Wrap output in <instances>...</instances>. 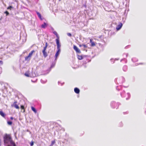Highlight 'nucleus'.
Returning a JSON list of instances; mask_svg holds the SVG:
<instances>
[{
    "label": "nucleus",
    "instance_id": "ea45409f",
    "mask_svg": "<svg viewBox=\"0 0 146 146\" xmlns=\"http://www.w3.org/2000/svg\"><path fill=\"white\" fill-rule=\"evenodd\" d=\"M7 146H13V145H9Z\"/></svg>",
    "mask_w": 146,
    "mask_h": 146
},
{
    "label": "nucleus",
    "instance_id": "b1692460",
    "mask_svg": "<svg viewBox=\"0 0 146 146\" xmlns=\"http://www.w3.org/2000/svg\"><path fill=\"white\" fill-rule=\"evenodd\" d=\"M21 108L23 110V112H25V110L24 109V106L23 105H21Z\"/></svg>",
    "mask_w": 146,
    "mask_h": 146
},
{
    "label": "nucleus",
    "instance_id": "9b49d317",
    "mask_svg": "<svg viewBox=\"0 0 146 146\" xmlns=\"http://www.w3.org/2000/svg\"><path fill=\"white\" fill-rule=\"evenodd\" d=\"M17 103V102H15L13 103V105L15 108L17 109H19V107L17 104H16V103Z\"/></svg>",
    "mask_w": 146,
    "mask_h": 146
},
{
    "label": "nucleus",
    "instance_id": "4be33fe9",
    "mask_svg": "<svg viewBox=\"0 0 146 146\" xmlns=\"http://www.w3.org/2000/svg\"><path fill=\"white\" fill-rule=\"evenodd\" d=\"M132 60L133 62H135L137 61V59L136 58H134L132 59Z\"/></svg>",
    "mask_w": 146,
    "mask_h": 146
},
{
    "label": "nucleus",
    "instance_id": "37998d69",
    "mask_svg": "<svg viewBox=\"0 0 146 146\" xmlns=\"http://www.w3.org/2000/svg\"><path fill=\"white\" fill-rule=\"evenodd\" d=\"M64 84V83H61V86L62 85H63V84Z\"/></svg>",
    "mask_w": 146,
    "mask_h": 146
},
{
    "label": "nucleus",
    "instance_id": "2f4dec72",
    "mask_svg": "<svg viewBox=\"0 0 146 146\" xmlns=\"http://www.w3.org/2000/svg\"><path fill=\"white\" fill-rule=\"evenodd\" d=\"M121 87L120 86H117L116 87V88L117 90H119V88Z\"/></svg>",
    "mask_w": 146,
    "mask_h": 146
},
{
    "label": "nucleus",
    "instance_id": "9d476101",
    "mask_svg": "<svg viewBox=\"0 0 146 146\" xmlns=\"http://www.w3.org/2000/svg\"><path fill=\"white\" fill-rule=\"evenodd\" d=\"M36 13L38 17L41 20H42V17L40 13L37 11H36Z\"/></svg>",
    "mask_w": 146,
    "mask_h": 146
},
{
    "label": "nucleus",
    "instance_id": "c85d7f7f",
    "mask_svg": "<svg viewBox=\"0 0 146 146\" xmlns=\"http://www.w3.org/2000/svg\"><path fill=\"white\" fill-rule=\"evenodd\" d=\"M4 13L6 14V16L8 15L9 14V13L7 11H5Z\"/></svg>",
    "mask_w": 146,
    "mask_h": 146
},
{
    "label": "nucleus",
    "instance_id": "20e7f679",
    "mask_svg": "<svg viewBox=\"0 0 146 146\" xmlns=\"http://www.w3.org/2000/svg\"><path fill=\"white\" fill-rule=\"evenodd\" d=\"M124 93H125V92H123L122 93H121V96L122 97H126V96L127 95V96H128V97L127 98V97L126 98V100H127L129 98H130V94L129 93H127L126 94L125 96H124Z\"/></svg>",
    "mask_w": 146,
    "mask_h": 146
},
{
    "label": "nucleus",
    "instance_id": "f704fd0d",
    "mask_svg": "<svg viewBox=\"0 0 146 146\" xmlns=\"http://www.w3.org/2000/svg\"><path fill=\"white\" fill-rule=\"evenodd\" d=\"M98 44H99V45L100 46H101V47H102V45H101V44L99 43Z\"/></svg>",
    "mask_w": 146,
    "mask_h": 146
},
{
    "label": "nucleus",
    "instance_id": "a18cd8bd",
    "mask_svg": "<svg viewBox=\"0 0 146 146\" xmlns=\"http://www.w3.org/2000/svg\"><path fill=\"white\" fill-rule=\"evenodd\" d=\"M83 50H85L84 49H83ZM86 51H87V50H86Z\"/></svg>",
    "mask_w": 146,
    "mask_h": 146
},
{
    "label": "nucleus",
    "instance_id": "4468645a",
    "mask_svg": "<svg viewBox=\"0 0 146 146\" xmlns=\"http://www.w3.org/2000/svg\"><path fill=\"white\" fill-rule=\"evenodd\" d=\"M0 115L3 117H5V114L1 111H0Z\"/></svg>",
    "mask_w": 146,
    "mask_h": 146
},
{
    "label": "nucleus",
    "instance_id": "6e6552de",
    "mask_svg": "<svg viewBox=\"0 0 146 146\" xmlns=\"http://www.w3.org/2000/svg\"><path fill=\"white\" fill-rule=\"evenodd\" d=\"M53 33L54 34V35H55L56 36V37L57 38L56 39V40L57 39H58V41H59V36L57 33L56 31H54Z\"/></svg>",
    "mask_w": 146,
    "mask_h": 146
},
{
    "label": "nucleus",
    "instance_id": "79ce46f5",
    "mask_svg": "<svg viewBox=\"0 0 146 146\" xmlns=\"http://www.w3.org/2000/svg\"><path fill=\"white\" fill-rule=\"evenodd\" d=\"M111 60V61H112V60H113V59H110Z\"/></svg>",
    "mask_w": 146,
    "mask_h": 146
},
{
    "label": "nucleus",
    "instance_id": "423d86ee",
    "mask_svg": "<svg viewBox=\"0 0 146 146\" xmlns=\"http://www.w3.org/2000/svg\"><path fill=\"white\" fill-rule=\"evenodd\" d=\"M123 24L121 23H119V24L117 26L116 29L117 31L119 30L122 27Z\"/></svg>",
    "mask_w": 146,
    "mask_h": 146
},
{
    "label": "nucleus",
    "instance_id": "bb28decb",
    "mask_svg": "<svg viewBox=\"0 0 146 146\" xmlns=\"http://www.w3.org/2000/svg\"><path fill=\"white\" fill-rule=\"evenodd\" d=\"M34 142L33 141H32L30 143L31 146H33L34 145Z\"/></svg>",
    "mask_w": 146,
    "mask_h": 146
},
{
    "label": "nucleus",
    "instance_id": "a211bd4d",
    "mask_svg": "<svg viewBox=\"0 0 146 146\" xmlns=\"http://www.w3.org/2000/svg\"><path fill=\"white\" fill-rule=\"evenodd\" d=\"M123 71H126L127 70V66L126 65L124 66L123 67Z\"/></svg>",
    "mask_w": 146,
    "mask_h": 146
},
{
    "label": "nucleus",
    "instance_id": "4c0bfd02",
    "mask_svg": "<svg viewBox=\"0 0 146 146\" xmlns=\"http://www.w3.org/2000/svg\"><path fill=\"white\" fill-rule=\"evenodd\" d=\"M51 29H52V31H54V29L52 27H51Z\"/></svg>",
    "mask_w": 146,
    "mask_h": 146
},
{
    "label": "nucleus",
    "instance_id": "49530a36",
    "mask_svg": "<svg viewBox=\"0 0 146 146\" xmlns=\"http://www.w3.org/2000/svg\"><path fill=\"white\" fill-rule=\"evenodd\" d=\"M71 45H72V42L71 43Z\"/></svg>",
    "mask_w": 146,
    "mask_h": 146
},
{
    "label": "nucleus",
    "instance_id": "e433bc0d",
    "mask_svg": "<svg viewBox=\"0 0 146 146\" xmlns=\"http://www.w3.org/2000/svg\"><path fill=\"white\" fill-rule=\"evenodd\" d=\"M126 55V56L127 57V54H123V55Z\"/></svg>",
    "mask_w": 146,
    "mask_h": 146
},
{
    "label": "nucleus",
    "instance_id": "6ab92c4d",
    "mask_svg": "<svg viewBox=\"0 0 146 146\" xmlns=\"http://www.w3.org/2000/svg\"><path fill=\"white\" fill-rule=\"evenodd\" d=\"M80 47H82L83 48H87L88 47L87 45L86 44H83L80 45H79Z\"/></svg>",
    "mask_w": 146,
    "mask_h": 146
},
{
    "label": "nucleus",
    "instance_id": "cd10ccee",
    "mask_svg": "<svg viewBox=\"0 0 146 146\" xmlns=\"http://www.w3.org/2000/svg\"><path fill=\"white\" fill-rule=\"evenodd\" d=\"M47 47L46 46L44 47L42 51H46V49Z\"/></svg>",
    "mask_w": 146,
    "mask_h": 146
},
{
    "label": "nucleus",
    "instance_id": "2eb2a0df",
    "mask_svg": "<svg viewBox=\"0 0 146 146\" xmlns=\"http://www.w3.org/2000/svg\"><path fill=\"white\" fill-rule=\"evenodd\" d=\"M46 26H47L46 23L44 22V24H42L41 25V27L42 28H45L46 27Z\"/></svg>",
    "mask_w": 146,
    "mask_h": 146
},
{
    "label": "nucleus",
    "instance_id": "5701e85b",
    "mask_svg": "<svg viewBox=\"0 0 146 146\" xmlns=\"http://www.w3.org/2000/svg\"><path fill=\"white\" fill-rule=\"evenodd\" d=\"M30 59V57L29 56H28L25 57V60H29Z\"/></svg>",
    "mask_w": 146,
    "mask_h": 146
},
{
    "label": "nucleus",
    "instance_id": "f3484780",
    "mask_svg": "<svg viewBox=\"0 0 146 146\" xmlns=\"http://www.w3.org/2000/svg\"><path fill=\"white\" fill-rule=\"evenodd\" d=\"M55 63H52V64L50 67V68H49V72L51 70V69L54 67L55 65Z\"/></svg>",
    "mask_w": 146,
    "mask_h": 146
},
{
    "label": "nucleus",
    "instance_id": "393cba45",
    "mask_svg": "<svg viewBox=\"0 0 146 146\" xmlns=\"http://www.w3.org/2000/svg\"><path fill=\"white\" fill-rule=\"evenodd\" d=\"M7 123V124L9 125H11L12 124V122L11 121H8Z\"/></svg>",
    "mask_w": 146,
    "mask_h": 146
},
{
    "label": "nucleus",
    "instance_id": "aec40b11",
    "mask_svg": "<svg viewBox=\"0 0 146 146\" xmlns=\"http://www.w3.org/2000/svg\"><path fill=\"white\" fill-rule=\"evenodd\" d=\"M35 52V51L34 50H32L31 52H30L29 54V55H28L29 56V57H30L31 58V57L32 56V54Z\"/></svg>",
    "mask_w": 146,
    "mask_h": 146
},
{
    "label": "nucleus",
    "instance_id": "0eeeda50",
    "mask_svg": "<svg viewBox=\"0 0 146 146\" xmlns=\"http://www.w3.org/2000/svg\"><path fill=\"white\" fill-rule=\"evenodd\" d=\"M74 90V92L77 94H78L80 93V90L79 89L77 88H75Z\"/></svg>",
    "mask_w": 146,
    "mask_h": 146
},
{
    "label": "nucleus",
    "instance_id": "c756f323",
    "mask_svg": "<svg viewBox=\"0 0 146 146\" xmlns=\"http://www.w3.org/2000/svg\"><path fill=\"white\" fill-rule=\"evenodd\" d=\"M13 7H12V6H10L7 9H11V8H13Z\"/></svg>",
    "mask_w": 146,
    "mask_h": 146
},
{
    "label": "nucleus",
    "instance_id": "f03ea898",
    "mask_svg": "<svg viewBox=\"0 0 146 146\" xmlns=\"http://www.w3.org/2000/svg\"><path fill=\"white\" fill-rule=\"evenodd\" d=\"M56 44L57 46V50L55 55V59L54 60L56 61L57 57L59 55L61 52V45L59 41H58V39H57L56 40Z\"/></svg>",
    "mask_w": 146,
    "mask_h": 146
},
{
    "label": "nucleus",
    "instance_id": "a878e982",
    "mask_svg": "<svg viewBox=\"0 0 146 146\" xmlns=\"http://www.w3.org/2000/svg\"><path fill=\"white\" fill-rule=\"evenodd\" d=\"M55 143V141H52L51 143V145H52Z\"/></svg>",
    "mask_w": 146,
    "mask_h": 146
},
{
    "label": "nucleus",
    "instance_id": "7ed1b4c3",
    "mask_svg": "<svg viewBox=\"0 0 146 146\" xmlns=\"http://www.w3.org/2000/svg\"><path fill=\"white\" fill-rule=\"evenodd\" d=\"M24 75L28 77H34L36 76V74L35 72L33 73L32 71L31 72L30 71L26 72Z\"/></svg>",
    "mask_w": 146,
    "mask_h": 146
},
{
    "label": "nucleus",
    "instance_id": "473e14b6",
    "mask_svg": "<svg viewBox=\"0 0 146 146\" xmlns=\"http://www.w3.org/2000/svg\"><path fill=\"white\" fill-rule=\"evenodd\" d=\"M0 64H1V65H2L3 64V62L1 60H0Z\"/></svg>",
    "mask_w": 146,
    "mask_h": 146
},
{
    "label": "nucleus",
    "instance_id": "a19ab883",
    "mask_svg": "<svg viewBox=\"0 0 146 146\" xmlns=\"http://www.w3.org/2000/svg\"><path fill=\"white\" fill-rule=\"evenodd\" d=\"M60 82H58V85H60Z\"/></svg>",
    "mask_w": 146,
    "mask_h": 146
},
{
    "label": "nucleus",
    "instance_id": "1a4fd4ad",
    "mask_svg": "<svg viewBox=\"0 0 146 146\" xmlns=\"http://www.w3.org/2000/svg\"><path fill=\"white\" fill-rule=\"evenodd\" d=\"M117 104L115 103L114 102H111V105L112 107L113 108H115L116 107L115 106L117 105Z\"/></svg>",
    "mask_w": 146,
    "mask_h": 146
},
{
    "label": "nucleus",
    "instance_id": "c9c22d12",
    "mask_svg": "<svg viewBox=\"0 0 146 146\" xmlns=\"http://www.w3.org/2000/svg\"><path fill=\"white\" fill-rule=\"evenodd\" d=\"M10 119L11 120H13V117H10Z\"/></svg>",
    "mask_w": 146,
    "mask_h": 146
},
{
    "label": "nucleus",
    "instance_id": "58836bf2",
    "mask_svg": "<svg viewBox=\"0 0 146 146\" xmlns=\"http://www.w3.org/2000/svg\"><path fill=\"white\" fill-rule=\"evenodd\" d=\"M43 81L42 80H41V82L42 83H43Z\"/></svg>",
    "mask_w": 146,
    "mask_h": 146
},
{
    "label": "nucleus",
    "instance_id": "72a5a7b5",
    "mask_svg": "<svg viewBox=\"0 0 146 146\" xmlns=\"http://www.w3.org/2000/svg\"><path fill=\"white\" fill-rule=\"evenodd\" d=\"M48 46V43L47 42H46L45 43V46L47 47Z\"/></svg>",
    "mask_w": 146,
    "mask_h": 146
},
{
    "label": "nucleus",
    "instance_id": "dca6fc26",
    "mask_svg": "<svg viewBox=\"0 0 146 146\" xmlns=\"http://www.w3.org/2000/svg\"><path fill=\"white\" fill-rule=\"evenodd\" d=\"M78 58L79 60H82L83 57L82 55H79L78 54H77Z\"/></svg>",
    "mask_w": 146,
    "mask_h": 146
},
{
    "label": "nucleus",
    "instance_id": "f257e3e1",
    "mask_svg": "<svg viewBox=\"0 0 146 146\" xmlns=\"http://www.w3.org/2000/svg\"><path fill=\"white\" fill-rule=\"evenodd\" d=\"M3 138L5 145L7 146L10 145H12L13 146H16L15 143L12 140L10 135L6 134L3 137Z\"/></svg>",
    "mask_w": 146,
    "mask_h": 146
},
{
    "label": "nucleus",
    "instance_id": "7c9ffc66",
    "mask_svg": "<svg viewBox=\"0 0 146 146\" xmlns=\"http://www.w3.org/2000/svg\"><path fill=\"white\" fill-rule=\"evenodd\" d=\"M67 35L68 36H72L71 34L69 33H67Z\"/></svg>",
    "mask_w": 146,
    "mask_h": 146
},
{
    "label": "nucleus",
    "instance_id": "412c9836",
    "mask_svg": "<svg viewBox=\"0 0 146 146\" xmlns=\"http://www.w3.org/2000/svg\"><path fill=\"white\" fill-rule=\"evenodd\" d=\"M31 109L35 113H36L37 112L35 108L33 107H31Z\"/></svg>",
    "mask_w": 146,
    "mask_h": 146
},
{
    "label": "nucleus",
    "instance_id": "f8f14e48",
    "mask_svg": "<svg viewBox=\"0 0 146 146\" xmlns=\"http://www.w3.org/2000/svg\"><path fill=\"white\" fill-rule=\"evenodd\" d=\"M42 52L43 54L44 57V58L46 57L47 56L48 54L47 52H46V51H42Z\"/></svg>",
    "mask_w": 146,
    "mask_h": 146
},
{
    "label": "nucleus",
    "instance_id": "c03bdc74",
    "mask_svg": "<svg viewBox=\"0 0 146 146\" xmlns=\"http://www.w3.org/2000/svg\"><path fill=\"white\" fill-rule=\"evenodd\" d=\"M111 61V62H113V63H114V61H113H113Z\"/></svg>",
    "mask_w": 146,
    "mask_h": 146
},
{
    "label": "nucleus",
    "instance_id": "39448f33",
    "mask_svg": "<svg viewBox=\"0 0 146 146\" xmlns=\"http://www.w3.org/2000/svg\"><path fill=\"white\" fill-rule=\"evenodd\" d=\"M74 49L76 51L77 54L81 53L80 50L76 46L74 45Z\"/></svg>",
    "mask_w": 146,
    "mask_h": 146
},
{
    "label": "nucleus",
    "instance_id": "ddd939ff",
    "mask_svg": "<svg viewBox=\"0 0 146 146\" xmlns=\"http://www.w3.org/2000/svg\"><path fill=\"white\" fill-rule=\"evenodd\" d=\"M90 43H91V46H94L96 45L95 43L92 41L91 39L90 40Z\"/></svg>",
    "mask_w": 146,
    "mask_h": 146
}]
</instances>
